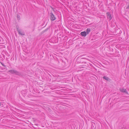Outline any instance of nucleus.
Segmentation results:
<instances>
[{
	"mask_svg": "<svg viewBox=\"0 0 129 129\" xmlns=\"http://www.w3.org/2000/svg\"><path fill=\"white\" fill-rule=\"evenodd\" d=\"M8 72L10 74H15L17 75H20V73L19 72L16 70H9L8 71Z\"/></svg>",
	"mask_w": 129,
	"mask_h": 129,
	"instance_id": "obj_1",
	"label": "nucleus"
},
{
	"mask_svg": "<svg viewBox=\"0 0 129 129\" xmlns=\"http://www.w3.org/2000/svg\"><path fill=\"white\" fill-rule=\"evenodd\" d=\"M50 19L51 21H54L55 20L56 17L52 12H51L50 14Z\"/></svg>",
	"mask_w": 129,
	"mask_h": 129,
	"instance_id": "obj_2",
	"label": "nucleus"
},
{
	"mask_svg": "<svg viewBox=\"0 0 129 129\" xmlns=\"http://www.w3.org/2000/svg\"><path fill=\"white\" fill-rule=\"evenodd\" d=\"M17 30L19 35L22 36H23L24 35V33L21 31L20 29H19L18 28H17Z\"/></svg>",
	"mask_w": 129,
	"mask_h": 129,
	"instance_id": "obj_3",
	"label": "nucleus"
},
{
	"mask_svg": "<svg viewBox=\"0 0 129 129\" xmlns=\"http://www.w3.org/2000/svg\"><path fill=\"white\" fill-rule=\"evenodd\" d=\"M107 17L109 20H111L112 18L111 14L109 12L107 13Z\"/></svg>",
	"mask_w": 129,
	"mask_h": 129,
	"instance_id": "obj_4",
	"label": "nucleus"
},
{
	"mask_svg": "<svg viewBox=\"0 0 129 129\" xmlns=\"http://www.w3.org/2000/svg\"><path fill=\"white\" fill-rule=\"evenodd\" d=\"M120 91L122 92H125L126 93H127V92L126 91V89L122 88H120L119 89Z\"/></svg>",
	"mask_w": 129,
	"mask_h": 129,
	"instance_id": "obj_5",
	"label": "nucleus"
},
{
	"mask_svg": "<svg viewBox=\"0 0 129 129\" xmlns=\"http://www.w3.org/2000/svg\"><path fill=\"white\" fill-rule=\"evenodd\" d=\"M81 35L85 37L86 35V33L85 31L82 32L81 33Z\"/></svg>",
	"mask_w": 129,
	"mask_h": 129,
	"instance_id": "obj_6",
	"label": "nucleus"
},
{
	"mask_svg": "<svg viewBox=\"0 0 129 129\" xmlns=\"http://www.w3.org/2000/svg\"><path fill=\"white\" fill-rule=\"evenodd\" d=\"M103 78L107 81H108L109 80V78L108 77L105 76H104Z\"/></svg>",
	"mask_w": 129,
	"mask_h": 129,
	"instance_id": "obj_7",
	"label": "nucleus"
},
{
	"mask_svg": "<svg viewBox=\"0 0 129 129\" xmlns=\"http://www.w3.org/2000/svg\"><path fill=\"white\" fill-rule=\"evenodd\" d=\"M90 31V28H88L87 29L86 32L87 33V34H88Z\"/></svg>",
	"mask_w": 129,
	"mask_h": 129,
	"instance_id": "obj_8",
	"label": "nucleus"
},
{
	"mask_svg": "<svg viewBox=\"0 0 129 129\" xmlns=\"http://www.w3.org/2000/svg\"><path fill=\"white\" fill-rule=\"evenodd\" d=\"M4 106H3V103H1L0 102V107H3Z\"/></svg>",
	"mask_w": 129,
	"mask_h": 129,
	"instance_id": "obj_9",
	"label": "nucleus"
},
{
	"mask_svg": "<svg viewBox=\"0 0 129 129\" xmlns=\"http://www.w3.org/2000/svg\"><path fill=\"white\" fill-rule=\"evenodd\" d=\"M17 17L18 19H19L20 16L19 15H18V14L17 15Z\"/></svg>",
	"mask_w": 129,
	"mask_h": 129,
	"instance_id": "obj_10",
	"label": "nucleus"
},
{
	"mask_svg": "<svg viewBox=\"0 0 129 129\" xmlns=\"http://www.w3.org/2000/svg\"><path fill=\"white\" fill-rule=\"evenodd\" d=\"M47 30H48V28H47V29H45V30H44V31H43V33H44V32H45V31H47Z\"/></svg>",
	"mask_w": 129,
	"mask_h": 129,
	"instance_id": "obj_11",
	"label": "nucleus"
},
{
	"mask_svg": "<svg viewBox=\"0 0 129 129\" xmlns=\"http://www.w3.org/2000/svg\"><path fill=\"white\" fill-rule=\"evenodd\" d=\"M1 64H2V65L3 66H4V67H5V65L4 64H3V63H2Z\"/></svg>",
	"mask_w": 129,
	"mask_h": 129,
	"instance_id": "obj_12",
	"label": "nucleus"
},
{
	"mask_svg": "<svg viewBox=\"0 0 129 129\" xmlns=\"http://www.w3.org/2000/svg\"><path fill=\"white\" fill-rule=\"evenodd\" d=\"M51 7V8H52H52Z\"/></svg>",
	"mask_w": 129,
	"mask_h": 129,
	"instance_id": "obj_13",
	"label": "nucleus"
}]
</instances>
